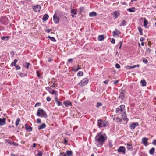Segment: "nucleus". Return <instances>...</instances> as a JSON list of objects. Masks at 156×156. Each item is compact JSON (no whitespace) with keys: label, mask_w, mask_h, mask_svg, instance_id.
<instances>
[{"label":"nucleus","mask_w":156,"mask_h":156,"mask_svg":"<svg viewBox=\"0 0 156 156\" xmlns=\"http://www.w3.org/2000/svg\"><path fill=\"white\" fill-rule=\"evenodd\" d=\"M107 138V137L105 134L103 135L101 133H98L95 138V144L98 147H101Z\"/></svg>","instance_id":"nucleus-1"},{"label":"nucleus","mask_w":156,"mask_h":156,"mask_svg":"<svg viewBox=\"0 0 156 156\" xmlns=\"http://www.w3.org/2000/svg\"><path fill=\"white\" fill-rule=\"evenodd\" d=\"M108 124V122L104 120L103 121L100 119L98 120V125L99 128L107 126Z\"/></svg>","instance_id":"nucleus-2"},{"label":"nucleus","mask_w":156,"mask_h":156,"mask_svg":"<svg viewBox=\"0 0 156 156\" xmlns=\"http://www.w3.org/2000/svg\"><path fill=\"white\" fill-rule=\"evenodd\" d=\"M37 115L39 117L41 116L45 118L47 117V115L46 112L42 109L39 108L37 111Z\"/></svg>","instance_id":"nucleus-3"},{"label":"nucleus","mask_w":156,"mask_h":156,"mask_svg":"<svg viewBox=\"0 0 156 156\" xmlns=\"http://www.w3.org/2000/svg\"><path fill=\"white\" fill-rule=\"evenodd\" d=\"M89 80L87 78L83 79L79 83V85L80 86H83L86 85L88 82Z\"/></svg>","instance_id":"nucleus-4"},{"label":"nucleus","mask_w":156,"mask_h":156,"mask_svg":"<svg viewBox=\"0 0 156 156\" xmlns=\"http://www.w3.org/2000/svg\"><path fill=\"white\" fill-rule=\"evenodd\" d=\"M125 105H121L119 108H117L116 109V112L117 113L120 114L121 112L123 111V109L125 108Z\"/></svg>","instance_id":"nucleus-5"},{"label":"nucleus","mask_w":156,"mask_h":156,"mask_svg":"<svg viewBox=\"0 0 156 156\" xmlns=\"http://www.w3.org/2000/svg\"><path fill=\"white\" fill-rule=\"evenodd\" d=\"M33 9L34 12H38L41 9V7L39 5H37L33 7Z\"/></svg>","instance_id":"nucleus-6"},{"label":"nucleus","mask_w":156,"mask_h":156,"mask_svg":"<svg viewBox=\"0 0 156 156\" xmlns=\"http://www.w3.org/2000/svg\"><path fill=\"white\" fill-rule=\"evenodd\" d=\"M126 149L123 146H120L118 149V151L119 152H121L123 154L125 153Z\"/></svg>","instance_id":"nucleus-7"},{"label":"nucleus","mask_w":156,"mask_h":156,"mask_svg":"<svg viewBox=\"0 0 156 156\" xmlns=\"http://www.w3.org/2000/svg\"><path fill=\"white\" fill-rule=\"evenodd\" d=\"M56 12H55L54 15L53 16V20L54 22L56 24H58L59 23V18L58 17L56 16Z\"/></svg>","instance_id":"nucleus-8"},{"label":"nucleus","mask_w":156,"mask_h":156,"mask_svg":"<svg viewBox=\"0 0 156 156\" xmlns=\"http://www.w3.org/2000/svg\"><path fill=\"white\" fill-rule=\"evenodd\" d=\"M6 123V118H0V126L4 125Z\"/></svg>","instance_id":"nucleus-9"},{"label":"nucleus","mask_w":156,"mask_h":156,"mask_svg":"<svg viewBox=\"0 0 156 156\" xmlns=\"http://www.w3.org/2000/svg\"><path fill=\"white\" fill-rule=\"evenodd\" d=\"M120 33V32L117 29H115L113 32V35L114 37L117 36L118 37Z\"/></svg>","instance_id":"nucleus-10"},{"label":"nucleus","mask_w":156,"mask_h":156,"mask_svg":"<svg viewBox=\"0 0 156 156\" xmlns=\"http://www.w3.org/2000/svg\"><path fill=\"white\" fill-rule=\"evenodd\" d=\"M77 10L75 9H71V13L72 14V16L73 18H74L75 17L74 15H76L77 14Z\"/></svg>","instance_id":"nucleus-11"},{"label":"nucleus","mask_w":156,"mask_h":156,"mask_svg":"<svg viewBox=\"0 0 156 156\" xmlns=\"http://www.w3.org/2000/svg\"><path fill=\"white\" fill-rule=\"evenodd\" d=\"M25 127L27 131L28 132H31L32 130V127L30 126L27 124H25Z\"/></svg>","instance_id":"nucleus-12"},{"label":"nucleus","mask_w":156,"mask_h":156,"mask_svg":"<svg viewBox=\"0 0 156 156\" xmlns=\"http://www.w3.org/2000/svg\"><path fill=\"white\" fill-rule=\"evenodd\" d=\"M81 69V67L80 66L78 65L76 67L75 66L73 68L72 70L74 71H77L79 70L80 69Z\"/></svg>","instance_id":"nucleus-13"},{"label":"nucleus","mask_w":156,"mask_h":156,"mask_svg":"<svg viewBox=\"0 0 156 156\" xmlns=\"http://www.w3.org/2000/svg\"><path fill=\"white\" fill-rule=\"evenodd\" d=\"M138 125L139 124L137 122L132 123L130 125L131 128L132 129H134L135 127L138 126Z\"/></svg>","instance_id":"nucleus-14"},{"label":"nucleus","mask_w":156,"mask_h":156,"mask_svg":"<svg viewBox=\"0 0 156 156\" xmlns=\"http://www.w3.org/2000/svg\"><path fill=\"white\" fill-rule=\"evenodd\" d=\"M148 139L146 137H144L142 140V143L144 144L145 146H146L147 144V140Z\"/></svg>","instance_id":"nucleus-15"},{"label":"nucleus","mask_w":156,"mask_h":156,"mask_svg":"<svg viewBox=\"0 0 156 156\" xmlns=\"http://www.w3.org/2000/svg\"><path fill=\"white\" fill-rule=\"evenodd\" d=\"M119 12H117L116 11H115L113 13V15H114V18L116 19L119 16Z\"/></svg>","instance_id":"nucleus-16"},{"label":"nucleus","mask_w":156,"mask_h":156,"mask_svg":"<svg viewBox=\"0 0 156 156\" xmlns=\"http://www.w3.org/2000/svg\"><path fill=\"white\" fill-rule=\"evenodd\" d=\"M63 104L66 106V107L70 106L72 105L71 103L69 101H64L63 102Z\"/></svg>","instance_id":"nucleus-17"},{"label":"nucleus","mask_w":156,"mask_h":156,"mask_svg":"<svg viewBox=\"0 0 156 156\" xmlns=\"http://www.w3.org/2000/svg\"><path fill=\"white\" fill-rule=\"evenodd\" d=\"M46 126V125L44 123H43L41 125L38 126V129L41 130L45 128Z\"/></svg>","instance_id":"nucleus-18"},{"label":"nucleus","mask_w":156,"mask_h":156,"mask_svg":"<svg viewBox=\"0 0 156 156\" xmlns=\"http://www.w3.org/2000/svg\"><path fill=\"white\" fill-rule=\"evenodd\" d=\"M122 118L124 120H127L128 119L127 118L126 114L125 112L123 113L122 115Z\"/></svg>","instance_id":"nucleus-19"},{"label":"nucleus","mask_w":156,"mask_h":156,"mask_svg":"<svg viewBox=\"0 0 156 156\" xmlns=\"http://www.w3.org/2000/svg\"><path fill=\"white\" fill-rule=\"evenodd\" d=\"M127 149L128 150H131L132 149V144L129 143H128L127 144Z\"/></svg>","instance_id":"nucleus-20"},{"label":"nucleus","mask_w":156,"mask_h":156,"mask_svg":"<svg viewBox=\"0 0 156 156\" xmlns=\"http://www.w3.org/2000/svg\"><path fill=\"white\" fill-rule=\"evenodd\" d=\"M49 16L48 14H45L44 15L42 18V20L43 21H46L48 19Z\"/></svg>","instance_id":"nucleus-21"},{"label":"nucleus","mask_w":156,"mask_h":156,"mask_svg":"<svg viewBox=\"0 0 156 156\" xmlns=\"http://www.w3.org/2000/svg\"><path fill=\"white\" fill-rule=\"evenodd\" d=\"M97 15V13L96 12H93L90 13L89 16L90 17H95Z\"/></svg>","instance_id":"nucleus-22"},{"label":"nucleus","mask_w":156,"mask_h":156,"mask_svg":"<svg viewBox=\"0 0 156 156\" xmlns=\"http://www.w3.org/2000/svg\"><path fill=\"white\" fill-rule=\"evenodd\" d=\"M66 154L67 156H71L72 155L73 152L71 151L67 150L66 152Z\"/></svg>","instance_id":"nucleus-23"},{"label":"nucleus","mask_w":156,"mask_h":156,"mask_svg":"<svg viewBox=\"0 0 156 156\" xmlns=\"http://www.w3.org/2000/svg\"><path fill=\"white\" fill-rule=\"evenodd\" d=\"M30 65V63L28 62H25L23 64V66L26 68L27 69H28Z\"/></svg>","instance_id":"nucleus-24"},{"label":"nucleus","mask_w":156,"mask_h":156,"mask_svg":"<svg viewBox=\"0 0 156 156\" xmlns=\"http://www.w3.org/2000/svg\"><path fill=\"white\" fill-rule=\"evenodd\" d=\"M140 82L143 86H146V81L144 80H142Z\"/></svg>","instance_id":"nucleus-25"},{"label":"nucleus","mask_w":156,"mask_h":156,"mask_svg":"<svg viewBox=\"0 0 156 156\" xmlns=\"http://www.w3.org/2000/svg\"><path fill=\"white\" fill-rule=\"evenodd\" d=\"M127 10L130 12H133L135 11V8L134 7H133L131 8H129Z\"/></svg>","instance_id":"nucleus-26"},{"label":"nucleus","mask_w":156,"mask_h":156,"mask_svg":"<svg viewBox=\"0 0 156 156\" xmlns=\"http://www.w3.org/2000/svg\"><path fill=\"white\" fill-rule=\"evenodd\" d=\"M155 150V149L154 147L151 148L149 151L150 154L151 155L153 154Z\"/></svg>","instance_id":"nucleus-27"},{"label":"nucleus","mask_w":156,"mask_h":156,"mask_svg":"<svg viewBox=\"0 0 156 156\" xmlns=\"http://www.w3.org/2000/svg\"><path fill=\"white\" fill-rule=\"evenodd\" d=\"M104 36L103 35H99L98 37V40L99 41H102L104 40Z\"/></svg>","instance_id":"nucleus-28"},{"label":"nucleus","mask_w":156,"mask_h":156,"mask_svg":"<svg viewBox=\"0 0 156 156\" xmlns=\"http://www.w3.org/2000/svg\"><path fill=\"white\" fill-rule=\"evenodd\" d=\"M9 38V37L6 36V37H1V39L2 40L5 41H7Z\"/></svg>","instance_id":"nucleus-29"},{"label":"nucleus","mask_w":156,"mask_h":156,"mask_svg":"<svg viewBox=\"0 0 156 156\" xmlns=\"http://www.w3.org/2000/svg\"><path fill=\"white\" fill-rule=\"evenodd\" d=\"M48 37L51 40L55 42L56 41L55 38L54 37H50L49 36H48Z\"/></svg>","instance_id":"nucleus-30"},{"label":"nucleus","mask_w":156,"mask_h":156,"mask_svg":"<svg viewBox=\"0 0 156 156\" xmlns=\"http://www.w3.org/2000/svg\"><path fill=\"white\" fill-rule=\"evenodd\" d=\"M126 22L125 20H122L120 24V26H124L126 25Z\"/></svg>","instance_id":"nucleus-31"},{"label":"nucleus","mask_w":156,"mask_h":156,"mask_svg":"<svg viewBox=\"0 0 156 156\" xmlns=\"http://www.w3.org/2000/svg\"><path fill=\"white\" fill-rule=\"evenodd\" d=\"M79 13L81 15L82 14L81 13L83 12L84 11V7H80L79 8Z\"/></svg>","instance_id":"nucleus-32"},{"label":"nucleus","mask_w":156,"mask_h":156,"mask_svg":"<svg viewBox=\"0 0 156 156\" xmlns=\"http://www.w3.org/2000/svg\"><path fill=\"white\" fill-rule=\"evenodd\" d=\"M138 29L139 32L140 34V35H142L143 34V32L142 28L140 27H138Z\"/></svg>","instance_id":"nucleus-33"},{"label":"nucleus","mask_w":156,"mask_h":156,"mask_svg":"<svg viewBox=\"0 0 156 156\" xmlns=\"http://www.w3.org/2000/svg\"><path fill=\"white\" fill-rule=\"evenodd\" d=\"M20 122V119L19 118H18L16 122V126H17L19 124Z\"/></svg>","instance_id":"nucleus-34"},{"label":"nucleus","mask_w":156,"mask_h":156,"mask_svg":"<svg viewBox=\"0 0 156 156\" xmlns=\"http://www.w3.org/2000/svg\"><path fill=\"white\" fill-rule=\"evenodd\" d=\"M46 90H48L49 93H51V91L52 90V89L51 87H47L46 88Z\"/></svg>","instance_id":"nucleus-35"},{"label":"nucleus","mask_w":156,"mask_h":156,"mask_svg":"<svg viewBox=\"0 0 156 156\" xmlns=\"http://www.w3.org/2000/svg\"><path fill=\"white\" fill-rule=\"evenodd\" d=\"M147 21L145 19V20H144V25L145 27H146L147 25Z\"/></svg>","instance_id":"nucleus-36"},{"label":"nucleus","mask_w":156,"mask_h":156,"mask_svg":"<svg viewBox=\"0 0 156 156\" xmlns=\"http://www.w3.org/2000/svg\"><path fill=\"white\" fill-rule=\"evenodd\" d=\"M17 62V60L16 59H15L14 60V62H12L11 63V65L12 66H15Z\"/></svg>","instance_id":"nucleus-37"},{"label":"nucleus","mask_w":156,"mask_h":156,"mask_svg":"<svg viewBox=\"0 0 156 156\" xmlns=\"http://www.w3.org/2000/svg\"><path fill=\"white\" fill-rule=\"evenodd\" d=\"M83 72L82 71H79L77 73V76H82L83 75Z\"/></svg>","instance_id":"nucleus-38"},{"label":"nucleus","mask_w":156,"mask_h":156,"mask_svg":"<svg viewBox=\"0 0 156 156\" xmlns=\"http://www.w3.org/2000/svg\"><path fill=\"white\" fill-rule=\"evenodd\" d=\"M43 153L42 152H39L37 154H36L35 156H42Z\"/></svg>","instance_id":"nucleus-39"},{"label":"nucleus","mask_w":156,"mask_h":156,"mask_svg":"<svg viewBox=\"0 0 156 156\" xmlns=\"http://www.w3.org/2000/svg\"><path fill=\"white\" fill-rule=\"evenodd\" d=\"M102 105V104L100 102H98L96 105V107L97 108L99 107L100 106H101Z\"/></svg>","instance_id":"nucleus-40"},{"label":"nucleus","mask_w":156,"mask_h":156,"mask_svg":"<svg viewBox=\"0 0 156 156\" xmlns=\"http://www.w3.org/2000/svg\"><path fill=\"white\" fill-rule=\"evenodd\" d=\"M143 62L144 63H145V64H147V59L145 58H144L143 59Z\"/></svg>","instance_id":"nucleus-41"},{"label":"nucleus","mask_w":156,"mask_h":156,"mask_svg":"<svg viewBox=\"0 0 156 156\" xmlns=\"http://www.w3.org/2000/svg\"><path fill=\"white\" fill-rule=\"evenodd\" d=\"M56 102L58 106H59L62 105L61 102L60 101H58V100H57Z\"/></svg>","instance_id":"nucleus-42"},{"label":"nucleus","mask_w":156,"mask_h":156,"mask_svg":"<svg viewBox=\"0 0 156 156\" xmlns=\"http://www.w3.org/2000/svg\"><path fill=\"white\" fill-rule=\"evenodd\" d=\"M120 97L122 99H123L125 98V96L124 94H120Z\"/></svg>","instance_id":"nucleus-43"},{"label":"nucleus","mask_w":156,"mask_h":156,"mask_svg":"<svg viewBox=\"0 0 156 156\" xmlns=\"http://www.w3.org/2000/svg\"><path fill=\"white\" fill-rule=\"evenodd\" d=\"M4 20L5 21V24L6 25L8 23V19H7V18L6 17L5 18Z\"/></svg>","instance_id":"nucleus-44"},{"label":"nucleus","mask_w":156,"mask_h":156,"mask_svg":"<svg viewBox=\"0 0 156 156\" xmlns=\"http://www.w3.org/2000/svg\"><path fill=\"white\" fill-rule=\"evenodd\" d=\"M16 70H19L20 69V67L19 65H16L15 66Z\"/></svg>","instance_id":"nucleus-45"},{"label":"nucleus","mask_w":156,"mask_h":156,"mask_svg":"<svg viewBox=\"0 0 156 156\" xmlns=\"http://www.w3.org/2000/svg\"><path fill=\"white\" fill-rule=\"evenodd\" d=\"M60 155L61 156H66V153H60Z\"/></svg>","instance_id":"nucleus-46"},{"label":"nucleus","mask_w":156,"mask_h":156,"mask_svg":"<svg viewBox=\"0 0 156 156\" xmlns=\"http://www.w3.org/2000/svg\"><path fill=\"white\" fill-rule=\"evenodd\" d=\"M115 67L117 69H119L120 68V65L118 64H116L115 65Z\"/></svg>","instance_id":"nucleus-47"},{"label":"nucleus","mask_w":156,"mask_h":156,"mask_svg":"<svg viewBox=\"0 0 156 156\" xmlns=\"http://www.w3.org/2000/svg\"><path fill=\"white\" fill-rule=\"evenodd\" d=\"M111 42L112 44H114L115 43V39L112 38V39Z\"/></svg>","instance_id":"nucleus-48"},{"label":"nucleus","mask_w":156,"mask_h":156,"mask_svg":"<svg viewBox=\"0 0 156 156\" xmlns=\"http://www.w3.org/2000/svg\"><path fill=\"white\" fill-rule=\"evenodd\" d=\"M46 100L47 101H50L51 100V98L49 96H48L46 98Z\"/></svg>","instance_id":"nucleus-49"},{"label":"nucleus","mask_w":156,"mask_h":156,"mask_svg":"<svg viewBox=\"0 0 156 156\" xmlns=\"http://www.w3.org/2000/svg\"><path fill=\"white\" fill-rule=\"evenodd\" d=\"M125 93V91L124 90H121L120 94H124Z\"/></svg>","instance_id":"nucleus-50"},{"label":"nucleus","mask_w":156,"mask_h":156,"mask_svg":"<svg viewBox=\"0 0 156 156\" xmlns=\"http://www.w3.org/2000/svg\"><path fill=\"white\" fill-rule=\"evenodd\" d=\"M119 80H115L114 81L113 83L114 84L116 85V84H117L119 82Z\"/></svg>","instance_id":"nucleus-51"},{"label":"nucleus","mask_w":156,"mask_h":156,"mask_svg":"<svg viewBox=\"0 0 156 156\" xmlns=\"http://www.w3.org/2000/svg\"><path fill=\"white\" fill-rule=\"evenodd\" d=\"M108 80H106L105 81H104V83L105 84H107L108 82Z\"/></svg>","instance_id":"nucleus-52"},{"label":"nucleus","mask_w":156,"mask_h":156,"mask_svg":"<svg viewBox=\"0 0 156 156\" xmlns=\"http://www.w3.org/2000/svg\"><path fill=\"white\" fill-rule=\"evenodd\" d=\"M37 122L38 123H40L41 122V119L39 118L37 119Z\"/></svg>","instance_id":"nucleus-53"},{"label":"nucleus","mask_w":156,"mask_h":156,"mask_svg":"<svg viewBox=\"0 0 156 156\" xmlns=\"http://www.w3.org/2000/svg\"><path fill=\"white\" fill-rule=\"evenodd\" d=\"M129 68H131V69H133V68H134L136 67V65H133L132 66H129Z\"/></svg>","instance_id":"nucleus-54"},{"label":"nucleus","mask_w":156,"mask_h":156,"mask_svg":"<svg viewBox=\"0 0 156 156\" xmlns=\"http://www.w3.org/2000/svg\"><path fill=\"white\" fill-rule=\"evenodd\" d=\"M152 144L154 145H156V140H154L153 141Z\"/></svg>","instance_id":"nucleus-55"},{"label":"nucleus","mask_w":156,"mask_h":156,"mask_svg":"<svg viewBox=\"0 0 156 156\" xmlns=\"http://www.w3.org/2000/svg\"><path fill=\"white\" fill-rule=\"evenodd\" d=\"M6 140H5V141H6ZM6 141L8 142L10 144H11L12 142H11L9 140H7Z\"/></svg>","instance_id":"nucleus-56"},{"label":"nucleus","mask_w":156,"mask_h":156,"mask_svg":"<svg viewBox=\"0 0 156 156\" xmlns=\"http://www.w3.org/2000/svg\"><path fill=\"white\" fill-rule=\"evenodd\" d=\"M51 31H52V30L51 29H49L47 30H45V31H46L48 33H49Z\"/></svg>","instance_id":"nucleus-57"},{"label":"nucleus","mask_w":156,"mask_h":156,"mask_svg":"<svg viewBox=\"0 0 156 156\" xmlns=\"http://www.w3.org/2000/svg\"><path fill=\"white\" fill-rule=\"evenodd\" d=\"M122 41H120L118 45H119L120 46H122Z\"/></svg>","instance_id":"nucleus-58"},{"label":"nucleus","mask_w":156,"mask_h":156,"mask_svg":"<svg viewBox=\"0 0 156 156\" xmlns=\"http://www.w3.org/2000/svg\"><path fill=\"white\" fill-rule=\"evenodd\" d=\"M40 105H41V103H37L36 104H35V107H36L37 106H39Z\"/></svg>","instance_id":"nucleus-59"},{"label":"nucleus","mask_w":156,"mask_h":156,"mask_svg":"<svg viewBox=\"0 0 156 156\" xmlns=\"http://www.w3.org/2000/svg\"><path fill=\"white\" fill-rule=\"evenodd\" d=\"M73 59L72 58H70L68 60V62H71L72 61H73Z\"/></svg>","instance_id":"nucleus-60"},{"label":"nucleus","mask_w":156,"mask_h":156,"mask_svg":"<svg viewBox=\"0 0 156 156\" xmlns=\"http://www.w3.org/2000/svg\"><path fill=\"white\" fill-rule=\"evenodd\" d=\"M145 38L144 37H141L140 39V41L141 42H142L143 41H144V40Z\"/></svg>","instance_id":"nucleus-61"},{"label":"nucleus","mask_w":156,"mask_h":156,"mask_svg":"<svg viewBox=\"0 0 156 156\" xmlns=\"http://www.w3.org/2000/svg\"><path fill=\"white\" fill-rule=\"evenodd\" d=\"M27 74L26 73V74H24V75H23V73H20V76H21V77H23V76H26Z\"/></svg>","instance_id":"nucleus-62"},{"label":"nucleus","mask_w":156,"mask_h":156,"mask_svg":"<svg viewBox=\"0 0 156 156\" xmlns=\"http://www.w3.org/2000/svg\"><path fill=\"white\" fill-rule=\"evenodd\" d=\"M52 60V59L51 58H48V61L49 62H51Z\"/></svg>","instance_id":"nucleus-63"},{"label":"nucleus","mask_w":156,"mask_h":156,"mask_svg":"<svg viewBox=\"0 0 156 156\" xmlns=\"http://www.w3.org/2000/svg\"><path fill=\"white\" fill-rule=\"evenodd\" d=\"M51 93L52 94H56V92L55 91H54V90H52V92H51Z\"/></svg>","instance_id":"nucleus-64"}]
</instances>
